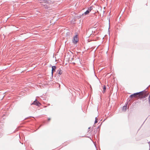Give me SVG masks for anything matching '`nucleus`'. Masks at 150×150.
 <instances>
[{
	"label": "nucleus",
	"mask_w": 150,
	"mask_h": 150,
	"mask_svg": "<svg viewBox=\"0 0 150 150\" xmlns=\"http://www.w3.org/2000/svg\"><path fill=\"white\" fill-rule=\"evenodd\" d=\"M127 110V106H124L122 108V110L124 111Z\"/></svg>",
	"instance_id": "obj_7"
},
{
	"label": "nucleus",
	"mask_w": 150,
	"mask_h": 150,
	"mask_svg": "<svg viewBox=\"0 0 150 150\" xmlns=\"http://www.w3.org/2000/svg\"><path fill=\"white\" fill-rule=\"evenodd\" d=\"M50 118H49L48 119V121H50Z\"/></svg>",
	"instance_id": "obj_13"
},
{
	"label": "nucleus",
	"mask_w": 150,
	"mask_h": 150,
	"mask_svg": "<svg viewBox=\"0 0 150 150\" xmlns=\"http://www.w3.org/2000/svg\"><path fill=\"white\" fill-rule=\"evenodd\" d=\"M90 11L88 10H87L85 12H84V14L85 15L88 14Z\"/></svg>",
	"instance_id": "obj_8"
},
{
	"label": "nucleus",
	"mask_w": 150,
	"mask_h": 150,
	"mask_svg": "<svg viewBox=\"0 0 150 150\" xmlns=\"http://www.w3.org/2000/svg\"><path fill=\"white\" fill-rule=\"evenodd\" d=\"M149 103L150 104V95H149Z\"/></svg>",
	"instance_id": "obj_12"
},
{
	"label": "nucleus",
	"mask_w": 150,
	"mask_h": 150,
	"mask_svg": "<svg viewBox=\"0 0 150 150\" xmlns=\"http://www.w3.org/2000/svg\"><path fill=\"white\" fill-rule=\"evenodd\" d=\"M138 93V97L140 98H145L148 95V93H147L146 91H142Z\"/></svg>",
	"instance_id": "obj_1"
},
{
	"label": "nucleus",
	"mask_w": 150,
	"mask_h": 150,
	"mask_svg": "<svg viewBox=\"0 0 150 150\" xmlns=\"http://www.w3.org/2000/svg\"><path fill=\"white\" fill-rule=\"evenodd\" d=\"M138 93H134V94L131 95L130 96V97L131 98H132V97H135V98H137L138 97Z\"/></svg>",
	"instance_id": "obj_4"
},
{
	"label": "nucleus",
	"mask_w": 150,
	"mask_h": 150,
	"mask_svg": "<svg viewBox=\"0 0 150 150\" xmlns=\"http://www.w3.org/2000/svg\"><path fill=\"white\" fill-rule=\"evenodd\" d=\"M34 105L40 106L41 105V104L36 100V99L31 104V105Z\"/></svg>",
	"instance_id": "obj_3"
},
{
	"label": "nucleus",
	"mask_w": 150,
	"mask_h": 150,
	"mask_svg": "<svg viewBox=\"0 0 150 150\" xmlns=\"http://www.w3.org/2000/svg\"><path fill=\"white\" fill-rule=\"evenodd\" d=\"M57 72L60 75L62 74V70L60 69H59L58 70Z\"/></svg>",
	"instance_id": "obj_6"
},
{
	"label": "nucleus",
	"mask_w": 150,
	"mask_h": 150,
	"mask_svg": "<svg viewBox=\"0 0 150 150\" xmlns=\"http://www.w3.org/2000/svg\"><path fill=\"white\" fill-rule=\"evenodd\" d=\"M92 9V7H90L88 9V10H89L90 11Z\"/></svg>",
	"instance_id": "obj_10"
},
{
	"label": "nucleus",
	"mask_w": 150,
	"mask_h": 150,
	"mask_svg": "<svg viewBox=\"0 0 150 150\" xmlns=\"http://www.w3.org/2000/svg\"><path fill=\"white\" fill-rule=\"evenodd\" d=\"M98 119L96 118V120L95 122V123H96L98 122L97 121Z\"/></svg>",
	"instance_id": "obj_11"
},
{
	"label": "nucleus",
	"mask_w": 150,
	"mask_h": 150,
	"mask_svg": "<svg viewBox=\"0 0 150 150\" xmlns=\"http://www.w3.org/2000/svg\"><path fill=\"white\" fill-rule=\"evenodd\" d=\"M103 92L104 93L106 90V87L105 86H103Z\"/></svg>",
	"instance_id": "obj_9"
},
{
	"label": "nucleus",
	"mask_w": 150,
	"mask_h": 150,
	"mask_svg": "<svg viewBox=\"0 0 150 150\" xmlns=\"http://www.w3.org/2000/svg\"><path fill=\"white\" fill-rule=\"evenodd\" d=\"M78 40L79 39L78 36L77 35H76L73 38V39L72 40V42L74 44H76L77 43Z\"/></svg>",
	"instance_id": "obj_2"
},
{
	"label": "nucleus",
	"mask_w": 150,
	"mask_h": 150,
	"mask_svg": "<svg viewBox=\"0 0 150 150\" xmlns=\"http://www.w3.org/2000/svg\"><path fill=\"white\" fill-rule=\"evenodd\" d=\"M56 67L55 66H53L52 67V74L53 75V72L55 71V69H56Z\"/></svg>",
	"instance_id": "obj_5"
}]
</instances>
